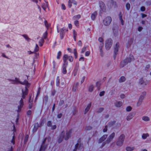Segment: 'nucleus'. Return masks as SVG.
I'll return each mask as SVG.
<instances>
[{
  "label": "nucleus",
  "instance_id": "obj_1",
  "mask_svg": "<svg viewBox=\"0 0 151 151\" xmlns=\"http://www.w3.org/2000/svg\"><path fill=\"white\" fill-rule=\"evenodd\" d=\"M71 133V131H69L66 133L65 136H64L65 132H62L60 134V137L58 140L59 142H60L62 141L63 137H64L65 140L67 139L70 136Z\"/></svg>",
  "mask_w": 151,
  "mask_h": 151
},
{
  "label": "nucleus",
  "instance_id": "obj_2",
  "mask_svg": "<svg viewBox=\"0 0 151 151\" xmlns=\"http://www.w3.org/2000/svg\"><path fill=\"white\" fill-rule=\"evenodd\" d=\"M63 61L64 63L68 64L67 60L70 62H72L73 61V58L71 56H69L67 54H65L63 57Z\"/></svg>",
  "mask_w": 151,
  "mask_h": 151
},
{
  "label": "nucleus",
  "instance_id": "obj_3",
  "mask_svg": "<svg viewBox=\"0 0 151 151\" xmlns=\"http://www.w3.org/2000/svg\"><path fill=\"white\" fill-rule=\"evenodd\" d=\"M124 138V135L122 134L120 135L116 143L117 146H121L122 145Z\"/></svg>",
  "mask_w": 151,
  "mask_h": 151
},
{
  "label": "nucleus",
  "instance_id": "obj_4",
  "mask_svg": "<svg viewBox=\"0 0 151 151\" xmlns=\"http://www.w3.org/2000/svg\"><path fill=\"white\" fill-rule=\"evenodd\" d=\"M111 20V18L110 17H106L104 20V23L105 25H108L110 24Z\"/></svg>",
  "mask_w": 151,
  "mask_h": 151
},
{
  "label": "nucleus",
  "instance_id": "obj_5",
  "mask_svg": "<svg viewBox=\"0 0 151 151\" xmlns=\"http://www.w3.org/2000/svg\"><path fill=\"white\" fill-rule=\"evenodd\" d=\"M43 124V121H42L40 124H39L38 123H35L34 125V127L33 129V131L34 132H35L38 128L41 127Z\"/></svg>",
  "mask_w": 151,
  "mask_h": 151
},
{
  "label": "nucleus",
  "instance_id": "obj_6",
  "mask_svg": "<svg viewBox=\"0 0 151 151\" xmlns=\"http://www.w3.org/2000/svg\"><path fill=\"white\" fill-rule=\"evenodd\" d=\"M72 3L76 5L77 4V2L74 0H69L68 2V6L70 8L72 6Z\"/></svg>",
  "mask_w": 151,
  "mask_h": 151
},
{
  "label": "nucleus",
  "instance_id": "obj_7",
  "mask_svg": "<svg viewBox=\"0 0 151 151\" xmlns=\"http://www.w3.org/2000/svg\"><path fill=\"white\" fill-rule=\"evenodd\" d=\"M47 126L48 127H50L51 129H55L56 127V126L55 125H52V122L50 121H49L48 122Z\"/></svg>",
  "mask_w": 151,
  "mask_h": 151
},
{
  "label": "nucleus",
  "instance_id": "obj_8",
  "mask_svg": "<svg viewBox=\"0 0 151 151\" xmlns=\"http://www.w3.org/2000/svg\"><path fill=\"white\" fill-rule=\"evenodd\" d=\"M107 135H104L102 137L100 138V139L99 140V142L101 143L102 142V141H104L107 137Z\"/></svg>",
  "mask_w": 151,
  "mask_h": 151
},
{
  "label": "nucleus",
  "instance_id": "obj_9",
  "mask_svg": "<svg viewBox=\"0 0 151 151\" xmlns=\"http://www.w3.org/2000/svg\"><path fill=\"white\" fill-rule=\"evenodd\" d=\"M22 97L24 99L25 98V96L27 95L28 94V90L26 88L25 91L24 92L23 91V90H22Z\"/></svg>",
  "mask_w": 151,
  "mask_h": 151
},
{
  "label": "nucleus",
  "instance_id": "obj_10",
  "mask_svg": "<svg viewBox=\"0 0 151 151\" xmlns=\"http://www.w3.org/2000/svg\"><path fill=\"white\" fill-rule=\"evenodd\" d=\"M115 135V134L114 133H112L109 136V138H108V140H109V142H110L111 140L114 137Z\"/></svg>",
  "mask_w": 151,
  "mask_h": 151
},
{
  "label": "nucleus",
  "instance_id": "obj_11",
  "mask_svg": "<svg viewBox=\"0 0 151 151\" xmlns=\"http://www.w3.org/2000/svg\"><path fill=\"white\" fill-rule=\"evenodd\" d=\"M73 53L74 55L75 58L76 59H77L78 58V53L76 49L75 48L73 50Z\"/></svg>",
  "mask_w": 151,
  "mask_h": 151
},
{
  "label": "nucleus",
  "instance_id": "obj_12",
  "mask_svg": "<svg viewBox=\"0 0 151 151\" xmlns=\"http://www.w3.org/2000/svg\"><path fill=\"white\" fill-rule=\"evenodd\" d=\"M134 149V147H127L126 148V150L127 151H132Z\"/></svg>",
  "mask_w": 151,
  "mask_h": 151
},
{
  "label": "nucleus",
  "instance_id": "obj_13",
  "mask_svg": "<svg viewBox=\"0 0 151 151\" xmlns=\"http://www.w3.org/2000/svg\"><path fill=\"white\" fill-rule=\"evenodd\" d=\"M149 136L147 133L143 134L142 135V138L143 139H146Z\"/></svg>",
  "mask_w": 151,
  "mask_h": 151
},
{
  "label": "nucleus",
  "instance_id": "obj_14",
  "mask_svg": "<svg viewBox=\"0 0 151 151\" xmlns=\"http://www.w3.org/2000/svg\"><path fill=\"white\" fill-rule=\"evenodd\" d=\"M111 45V42H110V43L107 42L106 44V49L107 50L109 49Z\"/></svg>",
  "mask_w": 151,
  "mask_h": 151
},
{
  "label": "nucleus",
  "instance_id": "obj_15",
  "mask_svg": "<svg viewBox=\"0 0 151 151\" xmlns=\"http://www.w3.org/2000/svg\"><path fill=\"white\" fill-rule=\"evenodd\" d=\"M97 13L96 12H94L92 14L91 16V18L93 20H94L95 18V17L97 15Z\"/></svg>",
  "mask_w": 151,
  "mask_h": 151
},
{
  "label": "nucleus",
  "instance_id": "obj_16",
  "mask_svg": "<svg viewBox=\"0 0 151 151\" xmlns=\"http://www.w3.org/2000/svg\"><path fill=\"white\" fill-rule=\"evenodd\" d=\"M73 35L74 40L76 41V36H77V33L76 32L75 30H73Z\"/></svg>",
  "mask_w": 151,
  "mask_h": 151
},
{
  "label": "nucleus",
  "instance_id": "obj_17",
  "mask_svg": "<svg viewBox=\"0 0 151 151\" xmlns=\"http://www.w3.org/2000/svg\"><path fill=\"white\" fill-rule=\"evenodd\" d=\"M133 117L132 115V114H129L127 117V119L128 121H129Z\"/></svg>",
  "mask_w": 151,
  "mask_h": 151
},
{
  "label": "nucleus",
  "instance_id": "obj_18",
  "mask_svg": "<svg viewBox=\"0 0 151 151\" xmlns=\"http://www.w3.org/2000/svg\"><path fill=\"white\" fill-rule=\"evenodd\" d=\"M142 119L145 121H148L149 120V118L147 116H143L142 118Z\"/></svg>",
  "mask_w": 151,
  "mask_h": 151
},
{
  "label": "nucleus",
  "instance_id": "obj_19",
  "mask_svg": "<svg viewBox=\"0 0 151 151\" xmlns=\"http://www.w3.org/2000/svg\"><path fill=\"white\" fill-rule=\"evenodd\" d=\"M44 42V40L43 39H41L39 42L40 46H42L43 45Z\"/></svg>",
  "mask_w": 151,
  "mask_h": 151
},
{
  "label": "nucleus",
  "instance_id": "obj_20",
  "mask_svg": "<svg viewBox=\"0 0 151 151\" xmlns=\"http://www.w3.org/2000/svg\"><path fill=\"white\" fill-rule=\"evenodd\" d=\"M125 80V78L124 77H122L119 79V81L120 82L124 81Z\"/></svg>",
  "mask_w": 151,
  "mask_h": 151
},
{
  "label": "nucleus",
  "instance_id": "obj_21",
  "mask_svg": "<svg viewBox=\"0 0 151 151\" xmlns=\"http://www.w3.org/2000/svg\"><path fill=\"white\" fill-rule=\"evenodd\" d=\"M62 55V53L61 51H59L58 53L57 56V58L58 59H59Z\"/></svg>",
  "mask_w": 151,
  "mask_h": 151
},
{
  "label": "nucleus",
  "instance_id": "obj_22",
  "mask_svg": "<svg viewBox=\"0 0 151 151\" xmlns=\"http://www.w3.org/2000/svg\"><path fill=\"white\" fill-rule=\"evenodd\" d=\"M119 16L120 18V20H121V24L122 25H123L124 24V21L122 19V14H119Z\"/></svg>",
  "mask_w": 151,
  "mask_h": 151
},
{
  "label": "nucleus",
  "instance_id": "obj_23",
  "mask_svg": "<svg viewBox=\"0 0 151 151\" xmlns=\"http://www.w3.org/2000/svg\"><path fill=\"white\" fill-rule=\"evenodd\" d=\"M132 108L130 106H128L126 108V110L127 111H129L131 110Z\"/></svg>",
  "mask_w": 151,
  "mask_h": 151
},
{
  "label": "nucleus",
  "instance_id": "obj_24",
  "mask_svg": "<svg viewBox=\"0 0 151 151\" xmlns=\"http://www.w3.org/2000/svg\"><path fill=\"white\" fill-rule=\"evenodd\" d=\"M45 26L47 28H48L49 27L50 25L48 23L47 21L45 20Z\"/></svg>",
  "mask_w": 151,
  "mask_h": 151
},
{
  "label": "nucleus",
  "instance_id": "obj_25",
  "mask_svg": "<svg viewBox=\"0 0 151 151\" xmlns=\"http://www.w3.org/2000/svg\"><path fill=\"white\" fill-rule=\"evenodd\" d=\"M39 47L37 45H36L35 49V52H37L39 50Z\"/></svg>",
  "mask_w": 151,
  "mask_h": 151
},
{
  "label": "nucleus",
  "instance_id": "obj_26",
  "mask_svg": "<svg viewBox=\"0 0 151 151\" xmlns=\"http://www.w3.org/2000/svg\"><path fill=\"white\" fill-rule=\"evenodd\" d=\"M90 108V105H88L86 108L85 110V113H86L87 112L88 110H89V109Z\"/></svg>",
  "mask_w": 151,
  "mask_h": 151
},
{
  "label": "nucleus",
  "instance_id": "obj_27",
  "mask_svg": "<svg viewBox=\"0 0 151 151\" xmlns=\"http://www.w3.org/2000/svg\"><path fill=\"white\" fill-rule=\"evenodd\" d=\"M93 86H91L89 87V90L90 92H91L93 90Z\"/></svg>",
  "mask_w": 151,
  "mask_h": 151
},
{
  "label": "nucleus",
  "instance_id": "obj_28",
  "mask_svg": "<svg viewBox=\"0 0 151 151\" xmlns=\"http://www.w3.org/2000/svg\"><path fill=\"white\" fill-rule=\"evenodd\" d=\"M47 32H46L43 35V38L44 39H45L47 38Z\"/></svg>",
  "mask_w": 151,
  "mask_h": 151
},
{
  "label": "nucleus",
  "instance_id": "obj_29",
  "mask_svg": "<svg viewBox=\"0 0 151 151\" xmlns=\"http://www.w3.org/2000/svg\"><path fill=\"white\" fill-rule=\"evenodd\" d=\"M67 72V70L65 68H64L63 70V73L64 74H65Z\"/></svg>",
  "mask_w": 151,
  "mask_h": 151
},
{
  "label": "nucleus",
  "instance_id": "obj_30",
  "mask_svg": "<svg viewBox=\"0 0 151 151\" xmlns=\"http://www.w3.org/2000/svg\"><path fill=\"white\" fill-rule=\"evenodd\" d=\"M23 36L27 40H30L29 38L28 37V36L26 35H23Z\"/></svg>",
  "mask_w": 151,
  "mask_h": 151
},
{
  "label": "nucleus",
  "instance_id": "obj_31",
  "mask_svg": "<svg viewBox=\"0 0 151 151\" xmlns=\"http://www.w3.org/2000/svg\"><path fill=\"white\" fill-rule=\"evenodd\" d=\"M81 17V15H78L77 16H75L74 17V18L75 19H79Z\"/></svg>",
  "mask_w": 151,
  "mask_h": 151
},
{
  "label": "nucleus",
  "instance_id": "obj_32",
  "mask_svg": "<svg viewBox=\"0 0 151 151\" xmlns=\"http://www.w3.org/2000/svg\"><path fill=\"white\" fill-rule=\"evenodd\" d=\"M126 7L128 10L130 8V4H127L126 5Z\"/></svg>",
  "mask_w": 151,
  "mask_h": 151
},
{
  "label": "nucleus",
  "instance_id": "obj_33",
  "mask_svg": "<svg viewBox=\"0 0 151 151\" xmlns=\"http://www.w3.org/2000/svg\"><path fill=\"white\" fill-rule=\"evenodd\" d=\"M75 25L76 26H78L79 25V22H78V21H75Z\"/></svg>",
  "mask_w": 151,
  "mask_h": 151
},
{
  "label": "nucleus",
  "instance_id": "obj_34",
  "mask_svg": "<svg viewBox=\"0 0 151 151\" xmlns=\"http://www.w3.org/2000/svg\"><path fill=\"white\" fill-rule=\"evenodd\" d=\"M86 50V47H84L82 49L81 53H83L85 52Z\"/></svg>",
  "mask_w": 151,
  "mask_h": 151
},
{
  "label": "nucleus",
  "instance_id": "obj_35",
  "mask_svg": "<svg viewBox=\"0 0 151 151\" xmlns=\"http://www.w3.org/2000/svg\"><path fill=\"white\" fill-rule=\"evenodd\" d=\"M90 53V52L89 51H87L85 53V55L86 56H88Z\"/></svg>",
  "mask_w": 151,
  "mask_h": 151
},
{
  "label": "nucleus",
  "instance_id": "obj_36",
  "mask_svg": "<svg viewBox=\"0 0 151 151\" xmlns=\"http://www.w3.org/2000/svg\"><path fill=\"white\" fill-rule=\"evenodd\" d=\"M62 31H66L67 32L68 31V29H66L65 27H63L61 29Z\"/></svg>",
  "mask_w": 151,
  "mask_h": 151
},
{
  "label": "nucleus",
  "instance_id": "obj_37",
  "mask_svg": "<svg viewBox=\"0 0 151 151\" xmlns=\"http://www.w3.org/2000/svg\"><path fill=\"white\" fill-rule=\"evenodd\" d=\"M99 40L100 42H103V39L102 37H99Z\"/></svg>",
  "mask_w": 151,
  "mask_h": 151
},
{
  "label": "nucleus",
  "instance_id": "obj_38",
  "mask_svg": "<svg viewBox=\"0 0 151 151\" xmlns=\"http://www.w3.org/2000/svg\"><path fill=\"white\" fill-rule=\"evenodd\" d=\"M68 51L70 53H72V50L71 48H68L67 49Z\"/></svg>",
  "mask_w": 151,
  "mask_h": 151
},
{
  "label": "nucleus",
  "instance_id": "obj_39",
  "mask_svg": "<svg viewBox=\"0 0 151 151\" xmlns=\"http://www.w3.org/2000/svg\"><path fill=\"white\" fill-rule=\"evenodd\" d=\"M31 113H32V111L31 110H29L27 112V114L28 115H30L31 114Z\"/></svg>",
  "mask_w": 151,
  "mask_h": 151
},
{
  "label": "nucleus",
  "instance_id": "obj_40",
  "mask_svg": "<svg viewBox=\"0 0 151 151\" xmlns=\"http://www.w3.org/2000/svg\"><path fill=\"white\" fill-rule=\"evenodd\" d=\"M78 144H76L75 145V149L73 150V151H76V150L78 147Z\"/></svg>",
  "mask_w": 151,
  "mask_h": 151
},
{
  "label": "nucleus",
  "instance_id": "obj_41",
  "mask_svg": "<svg viewBox=\"0 0 151 151\" xmlns=\"http://www.w3.org/2000/svg\"><path fill=\"white\" fill-rule=\"evenodd\" d=\"M104 91H102L100 93L99 95L100 96H102L104 95Z\"/></svg>",
  "mask_w": 151,
  "mask_h": 151
},
{
  "label": "nucleus",
  "instance_id": "obj_42",
  "mask_svg": "<svg viewBox=\"0 0 151 151\" xmlns=\"http://www.w3.org/2000/svg\"><path fill=\"white\" fill-rule=\"evenodd\" d=\"M62 9L63 10H65L66 9L65 6L64 4H62Z\"/></svg>",
  "mask_w": 151,
  "mask_h": 151
},
{
  "label": "nucleus",
  "instance_id": "obj_43",
  "mask_svg": "<svg viewBox=\"0 0 151 151\" xmlns=\"http://www.w3.org/2000/svg\"><path fill=\"white\" fill-rule=\"evenodd\" d=\"M141 10L142 11H144L145 10V8L144 6H142L141 8Z\"/></svg>",
  "mask_w": 151,
  "mask_h": 151
},
{
  "label": "nucleus",
  "instance_id": "obj_44",
  "mask_svg": "<svg viewBox=\"0 0 151 151\" xmlns=\"http://www.w3.org/2000/svg\"><path fill=\"white\" fill-rule=\"evenodd\" d=\"M68 27L69 29H71L72 28V25L71 24H68Z\"/></svg>",
  "mask_w": 151,
  "mask_h": 151
},
{
  "label": "nucleus",
  "instance_id": "obj_45",
  "mask_svg": "<svg viewBox=\"0 0 151 151\" xmlns=\"http://www.w3.org/2000/svg\"><path fill=\"white\" fill-rule=\"evenodd\" d=\"M78 45L81 46L82 45V44L81 41H79L78 42Z\"/></svg>",
  "mask_w": 151,
  "mask_h": 151
},
{
  "label": "nucleus",
  "instance_id": "obj_46",
  "mask_svg": "<svg viewBox=\"0 0 151 151\" xmlns=\"http://www.w3.org/2000/svg\"><path fill=\"white\" fill-rule=\"evenodd\" d=\"M107 127L106 126L105 128L104 129L103 131L104 132H105L107 131Z\"/></svg>",
  "mask_w": 151,
  "mask_h": 151
},
{
  "label": "nucleus",
  "instance_id": "obj_47",
  "mask_svg": "<svg viewBox=\"0 0 151 151\" xmlns=\"http://www.w3.org/2000/svg\"><path fill=\"white\" fill-rule=\"evenodd\" d=\"M62 116V114H60L58 115L57 116L58 118H61Z\"/></svg>",
  "mask_w": 151,
  "mask_h": 151
},
{
  "label": "nucleus",
  "instance_id": "obj_48",
  "mask_svg": "<svg viewBox=\"0 0 151 151\" xmlns=\"http://www.w3.org/2000/svg\"><path fill=\"white\" fill-rule=\"evenodd\" d=\"M45 149H43L42 148V146L40 149L39 151H41L42 150L43 151Z\"/></svg>",
  "mask_w": 151,
  "mask_h": 151
},
{
  "label": "nucleus",
  "instance_id": "obj_49",
  "mask_svg": "<svg viewBox=\"0 0 151 151\" xmlns=\"http://www.w3.org/2000/svg\"><path fill=\"white\" fill-rule=\"evenodd\" d=\"M84 60V58L83 57H81L79 59V61H83Z\"/></svg>",
  "mask_w": 151,
  "mask_h": 151
},
{
  "label": "nucleus",
  "instance_id": "obj_50",
  "mask_svg": "<svg viewBox=\"0 0 151 151\" xmlns=\"http://www.w3.org/2000/svg\"><path fill=\"white\" fill-rule=\"evenodd\" d=\"M12 142V143L13 144H14V136L13 137V138L12 139V140L11 141Z\"/></svg>",
  "mask_w": 151,
  "mask_h": 151
},
{
  "label": "nucleus",
  "instance_id": "obj_51",
  "mask_svg": "<svg viewBox=\"0 0 151 151\" xmlns=\"http://www.w3.org/2000/svg\"><path fill=\"white\" fill-rule=\"evenodd\" d=\"M142 29V28L141 27H139L138 28V30L139 31H140Z\"/></svg>",
  "mask_w": 151,
  "mask_h": 151
},
{
  "label": "nucleus",
  "instance_id": "obj_52",
  "mask_svg": "<svg viewBox=\"0 0 151 151\" xmlns=\"http://www.w3.org/2000/svg\"><path fill=\"white\" fill-rule=\"evenodd\" d=\"M147 16V15L146 14H142V18H144L145 17Z\"/></svg>",
  "mask_w": 151,
  "mask_h": 151
},
{
  "label": "nucleus",
  "instance_id": "obj_53",
  "mask_svg": "<svg viewBox=\"0 0 151 151\" xmlns=\"http://www.w3.org/2000/svg\"><path fill=\"white\" fill-rule=\"evenodd\" d=\"M144 98V96H141L140 98L139 101L141 100V101Z\"/></svg>",
  "mask_w": 151,
  "mask_h": 151
},
{
  "label": "nucleus",
  "instance_id": "obj_54",
  "mask_svg": "<svg viewBox=\"0 0 151 151\" xmlns=\"http://www.w3.org/2000/svg\"><path fill=\"white\" fill-rule=\"evenodd\" d=\"M28 54H30L32 53L33 52H31V51H29L28 52Z\"/></svg>",
  "mask_w": 151,
  "mask_h": 151
},
{
  "label": "nucleus",
  "instance_id": "obj_55",
  "mask_svg": "<svg viewBox=\"0 0 151 151\" xmlns=\"http://www.w3.org/2000/svg\"><path fill=\"white\" fill-rule=\"evenodd\" d=\"M116 107H119L120 106H121V104H116Z\"/></svg>",
  "mask_w": 151,
  "mask_h": 151
},
{
  "label": "nucleus",
  "instance_id": "obj_56",
  "mask_svg": "<svg viewBox=\"0 0 151 151\" xmlns=\"http://www.w3.org/2000/svg\"><path fill=\"white\" fill-rule=\"evenodd\" d=\"M32 104H30L29 106V108L30 109H31V108H32Z\"/></svg>",
  "mask_w": 151,
  "mask_h": 151
},
{
  "label": "nucleus",
  "instance_id": "obj_57",
  "mask_svg": "<svg viewBox=\"0 0 151 151\" xmlns=\"http://www.w3.org/2000/svg\"><path fill=\"white\" fill-rule=\"evenodd\" d=\"M28 138V135H26V140Z\"/></svg>",
  "mask_w": 151,
  "mask_h": 151
},
{
  "label": "nucleus",
  "instance_id": "obj_58",
  "mask_svg": "<svg viewBox=\"0 0 151 151\" xmlns=\"http://www.w3.org/2000/svg\"><path fill=\"white\" fill-rule=\"evenodd\" d=\"M55 107V104H54L53 106V109H52L53 111L54 110Z\"/></svg>",
  "mask_w": 151,
  "mask_h": 151
},
{
  "label": "nucleus",
  "instance_id": "obj_59",
  "mask_svg": "<svg viewBox=\"0 0 151 151\" xmlns=\"http://www.w3.org/2000/svg\"><path fill=\"white\" fill-rule=\"evenodd\" d=\"M101 4H102V6L103 7H104V4L103 3H101Z\"/></svg>",
  "mask_w": 151,
  "mask_h": 151
},
{
  "label": "nucleus",
  "instance_id": "obj_60",
  "mask_svg": "<svg viewBox=\"0 0 151 151\" xmlns=\"http://www.w3.org/2000/svg\"><path fill=\"white\" fill-rule=\"evenodd\" d=\"M142 151H147V150L146 149H144V150H142Z\"/></svg>",
  "mask_w": 151,
  "mask_h": 151
},
{
  "label": "nucleus",
  "instance_id": "obj_61",
  "mask_svg": "<svg viewBox=\"0 0 151 151\" xmlns=\"http://www.w3.org/2000/svg\"><path fill=\"white\" fill-rule=\"evenodd\" d=\"M116 47L117 48L119 47V44H117L116 45Z\"/></svg>",
  "mask_w": 151,
  "mask_h": 151
},
{
  "label": "nucleus",
  "instance_id": "obj_62",
  "mask_svg": "<svg viewBox=\"0 0 151 151\" xmlns=\"http://www.w3.org/2000/svg\"><path fill=\"white\" fill-rule=\"evenodd\" d=\"M121 97H122V98H124V95H122L121 96Z\"/></svg>",
  "mask_w": 151,
  "mask_h": 151
},
{
  "label": "nucleus",
  "instance_id": "obj_63",
  "mask_svg": "<svg viewBox=\"0 0 151 151\" xmlns=\"http://www.w3.org/2000/svg\"><path fill=\"white\" fill-rule=\"evenodd\" d=\"M18 120V119L17 118V119H16V122H17Z\"/></svg>",
  "mask_w": 151,
  "mask_h": 151
},
{
  "label": "nucleus",
  "instance_id": "obj_64",
  "mask_svg": "<svg viewBox=\"0 0 151 151\" xmlns=\"http://www.w3.org/2000/svg\"><path fill=\"white\" fill-rule=\"evenodd\" d=\"M9 151H12V147H11V150Z\"/></svg>",
  "mask_w": 151,
  "mask_h": 151
}]
</instances>
